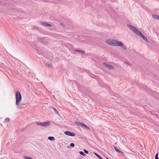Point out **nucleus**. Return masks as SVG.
Segmentation results:
<instances>
[{
	"mask_svg": "<svg viewBox=\"0 0 159 159\" xmlns=\"http://www.w3.org/2000/svg\"><path fill=\"white\" fill-rule=\"evenodd\" d=\"M128 27L133 31L136 34L139 36L141 38H142L144 40L147 42H148V41L147 38L142 34V33L139 31L136 28L131 25H128Z\"/></svg>",
	"mask_w": 159,
	"mask_h": 159,
	"instance_id": "obj_1",
	"label": "nucleus"
},
{
	"mask_svg": "<svg viewBox=\"0 0 159 159\" xmlns=\"http://www.w3.org/2000/svg\"><path fill=\"white\" fill-rule=\"evenodd\" d=\"M16 104L18 106L20 102L22 99L21 96L20 92L19 91H17L16 93Z\"/></svg>",
	"mask_w": 159,
	"mask_h": 159,
	"instance_id": "obj_2",
	"label": "nucleus"
},
{
	"mask_svg": "<svg viewBox=\"0 0 159 159\" xmlns=\"http://www.w3.org/2000/svg\"><path fill=\"white\" fill-rule=\"evenodd\" d=\"M36 123L37 125L45 127H47L49 126L50 124V123L49 121L44 122H37Z\"/></svg>",
	"mask_w": 159,
	"mask_h": 159,
	"instance_id": "obj_3",
	"label": "nucleus"
},
{
	"mask_svg": "<svg viewBox=\"0 0 159 159\" xmlns=\"http://www.w3.org/2000/svg\"><path fill=\"white\" fill-rule=\"evenodd\" d=\"M115 40L111 39H107L106 40L107 43L110 45L114 46Z\"/></svg>",
	"mask_w": 159,
	"mask_h": 159,
	"instance_id": "obj_4",
	"label": "nucleus"
},
{
	"mask_svg": "<svg viewBox=\"0 0 159 159\" xmlns=\"http://www.w3.org/2000/svg\"><path fill=\"white\" fill-rule=\"evenodd\" d=\"M103 65L106 67L109 70H114L115 69L114 67L110 65L107 64L106 62H103Z\"/></svg>",
	"mask_w": 159,
	"mask_h": 159,
	"instance_id": "obj_5",
	"label": "nucleus"
},
{
	"mask_svg": "<svg viewBox=\"0 0 159 159\" xmlns=\"http://www.w3.org/2000/svg\"><path fill=\"white\" fill-rule=\"evenodd\" d=\"M65 134L70 136H74L75 135V134L73 132H71L69 131H66L64 132Z\"/></svg>",
	"mask_w": 159,
	"mask_h": 159,
	"instance_id": "obj_6",
	"label": "nucleus"
},
{
	"mask_svg": "<svg viewBox=\"0 0 159 159\" xmlns=\"http://www.w3.org/2000/svg\"><path fill=\"white\" fill-rule=\"evenodd\" d=\"M123 45V43L121 42L117 41L116 40H115V43L114 46H121Z\"/></svg>",
	"mask_w": 159,
	"mask_h": 159,
	"instance_id": "obj_7",
	"label": "nucleus"
},
{
	"mask_svg": "<svg viewBox=\"0 0 159 159\" xmlns=\"http://www.w3.org/2000/svg\"><path fill=\"white\" fill-rule=\"evenodd\" d=\"M82 125H83L81 127H82L85 129L87 130L89 129V128L84 124L83 123Z\"/></svg>",
	"mask_w": 159,
	"mask_h": 159,
	"instance_id": "obj_8",
	"label": "nucleus"
},
{
	"mask_svg": "<svg viewBox=\"0 0 159 159\" xmlns=\"http://www.w3.org/2000/svg\"><path fill=\"white\" fill-rule=\"evenodd\" d=\"M152 16L153 18L157 20H159V15L152 14Z\"/></svg>",
	"mask_w": 159,
	"mask_h": 159,
	"instance_id": "obj_9",
	"label": "nucleus"
},
{
	"mask_svg": "<svg viewBox=\"0 0 159 159\" xmlns=\"http://www.w3.org/2000/svg\"><path fill=\"white\" fill-rule=\"evenodd\" d=\"M75 124L77 125H79L81 127H82V124H83V123H81L79 121H75Z\"/></svg>",
	"mask_w": 159,
	"mask_h": 159,
	"instance_id": "obj_10",
	"label": "nucleus"
},
{
	"mask_svg": "<svg viewBox=\"0 0 159 159\" xmlns=\"http://www.w3.org/2000/svg\"><path fill=\"white\" fill-rule=\"evenodd\" d=\"M113 148L116 152H121L122 153H123L122 152H121L120 150L118 149L115 146H113Z\"/></svg>",
	"mask_w": 159,
	"mask_h": 159,
	"instance_id": "obj_11",
	"label": "nucleus"
},
{
	"mask_svg": "<svg viewBox=\"0 0 159 159\" xmlns=\"http://www.w3.org/2000/svg\"><path fill=\"white\" fill-rule=\"evenodd\" d=\"M42 24L43 26H46L50 27L52 26V25L46 23H42Z\"/></svg>",
	"mask_w": 159,
	"mask_h": 159,
	"instance_id": "obj_12",
	"label": "nucleus"
},
{
	"mask_svg": "<svg viewBox=\"0 0 159 159\" xmlns=\"http://www.w3.org/2000/svg\"><path fill=\"white\" fill-rule=\"evenodd\" d=\"M75 51L76 52H81L83 54H84V52L82 51V50H79V49H76V50H75Z\"/></svg>",
	"mask_w": 159,
	"mask_h": 159,
	"instance_id": "obj_13",
	"label": "nucleus"
},
{
	"mask_svg": "<svg viewBox=\"0 0 159 159\" xmlns=\"http://www.w3.org/2000/svg\"><path fill=\"white\" fill-rule=\"evenodd\" d=\"M48 139L52 141L54 139V138L52 136H49L48 137Z\"/></svg>",
	"mask_w": 159,
	"mask_h": 159,
	"instance_id": "obj_14",
	"label": "nucleus"
},
{
	"mask_svg": "<svg viewBox=\"0 0 159 159\" xmlns=\"http://www.w3.org/2000/svg\"><path fill=\"white\" fill-rule=\"evenodd\" d=\"M95 155L98 157L100 159H103L102 158L101 156H100L98 154L96 153H94Z\"/></svg>",
	"mask_w": 159,
	"mask_h": 159,
	"instance_id": "obj_15",
	"label": "nucleus"
},
{
	"mask_svg": "<svg viewBox=\"0 0 159 159\" xmlns=\"http://www.w3.org/2000/svg\"><path fill=\"white\" fill-rule=\"evenodd\" d=\"M46 65L48 67H52V64H51V63H49V62H47V63Z\"/></svg>",
	"mask_w": 159,
	"mask_h": 159,
	"instance_id": "obj_16",
	"label": "nucleus"
},
{
	"mask_svg": "<svg viewBox=\"0 0 159 159\" xmlns=\"http://www.w3.org/2000/svg\"><path fill=\"white\" fill-rule=\"evenodd\" d=\"M79 153L83 156H85L86 155L83 152L81 151L79 152Z\"/></svg>",
	"mask_w": 159,
	"mask_h": 159,
	"instance_id": "obj_17",
	"label": "nucleus"
},
{
	"mask_svg": "<svg viewBox=\"0 0 159 159\" xmlns=\"http://www.w3.org/2000/svg\"><path fill=\"white\" fill-rule=\"evenodd\" d=\"M10 119L8 118H7L5 120V121L6 122H8L10 120Z\"/></svg>",
	"mask_w": 159,
	"mask_h": 159,
	"instance_id": "obj_18",
	"label": "nucleus"
},
{
	"mask_svg": "<svg viewBox=\"0 0 159 159\" xmlns=\"http://www.w3.org/2000/svg\"><path fill=\"white\" fill-rule=\"evenodd\" d=\"M51 108H53L56 113H57V114L59 113L57 110L55 108L53 107H51Z\"/></svg>",
	"mask_w": 159,
	"mask_h": 159,
	"instance_id": "obj_19",
	"label": "nucleus"
},
{
	"mask_svg": "<svg viewBox=\"0 0 159 159\" xmlns=\"http://www.w3.org/2000/svg\"><path fill=\"white\" fill-rule=\"evenodd\" d=\"M70 146L72 147H74L75 146V144L73 143H71L70 144Z\"/></svg>",
	"mask_w": 159,
	"mask_h": 159,
	"instance_id": "obj_20",
	"label": "nucleus"
},
{
	"mask_svg": "<svg viewBox=\"0 0 159 159\" xmlns=\"http://www.w3.org/2000/svg\"><path fill=\"white\" fill-rule=\"evenodd\" d=\"M84 151L86 154H88V153H89L88 151L86 149H84Z\"/></svg>",
	"mask_w": 159,
	"mask_h": 159,
	"instance_id": "obj_21",
	"label": "nucleus"
},
{
	"mask_svg": "<svg viewBox=\"0 0 159 159\" xmlns=\"http://www.w3.org/2000/svg\"><path fill=\"white\" fill-rule=\"evenodd\" d=\"M158 153H157L155 155V159H157L158 158Z\"/></svg>",
	"mask_w": 159,
	"mask_h": 159,
	"instance_id": "obj_22",
	"label": "nucleus"
},
{
	"mask_svg": "<svg viewBox=\"0 0 159 159\" xmlns=\"http://www.w3.org/2000/svg\"><path fill=\"white\" fill-rule=\"evenodd\" d=\"M121 47H122L123 49H125V50L126 49V48L125 46V45H124L123 44V45L121 46Z\"/></svg>",
	"mask_w": 159,
	"mask_h": 159,
	"instance_id": "obj_23",
	"label": "nucleus"
},
{
	"mask_svg": "<svg viewBox=\"0 0 159 159\" xmlns=\"http://www.w3.org/2000/svg\"><path fill=\"white\" fill-rule=\"evenodd\" d=\"M25 159H32V158L30 157H25Z\"/></svg>",
	"mask_w": 159,
	"mask_h": 159,
	"instance_id": "obj_24",
	"label": "nucleus"
},
{
	"mask_svg": "<svg viewBox=\"0 0 159 159\" xmlns=\"http://www.w3.org/2000/svg\"><path fill=\"white\" fill-rule=\"evenodd\" d=\"M61 25L62 26H65V25H64V24L63 23H61Z\"/></svg>",
	"mask_w": 159,
	"mask_h": 159,
	"instance_id": "obj_25",
	"label": "nucleus"
},
{
	"mask_svg": "<svg viewBox=\"0 0 159 159\" xmlns=\"http://www.w3.org/2000/svg\"><path fill=\"white\" fill-rule=\"evenodd\" d=\"M125 63L127 64H128V65H129V64L128 62H125Z\"/></svg>",
	"mask_w": 159,
	"mask_h": 159,
	"instance_id": "obj_26",
	"label": "nucleus"
},
{
	"mask_svg": "<svg viewBox=\"0 0 159 159\" xmlns=\"http://www.w3.org/2000/svg\"><path fill=\"white\" fill-rule=\"evenodd\" d=\"M21 129V130L22 131H23V130H24V129Z\"/></svg>",
	"mask_w": 159,
	"mask_h": 159,
	"instance_id": "obj_27",
	"label": "nucleus"
},
{
	"mask_svg": "<svg viewBox=\"0 0 159 159\" xmlns=\"http://www.w3.org/2000/svg\"><path fill=\"white\" fill-rule=\"evenodd\" d=\"M157 159H159V158H158Z\"/></svg>",
	"mask_w": 159,
	"mask_h": 159,
	"instance_id": "obj_28",
	"label": "nucleus"
}]
</instances>
